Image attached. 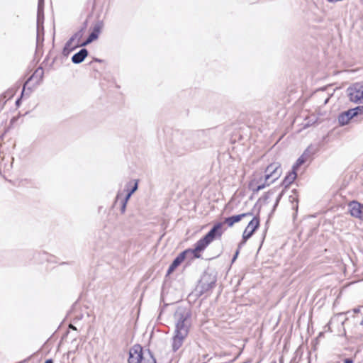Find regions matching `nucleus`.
I'll list each match as a JSON object with an SVG mask.
<instances>
[{"mask_svg": "<svg viewBox=\"0 0 363 363\" xmlns=\"http://www.w3.org/2000/svg\"><path fill=\"white\" fill-rule=\"evenodd\" d=\"M281 173L280 164L272 163L266 167L264 177H262L259 180L252 179L249 184V188L254 194L257 193L278 179Z\"/></svg>", "mask_w": 363, "mask_h": 363, "instance_id": "1", "label": "nucleus"}, {"mask_svg": "<svg viewBox=\"0 0 363 363\" xmlns=\"http://www.w3.org/2000/svg\"><path fill=\"white\" fill-rule=\"evenodd\" d=\"M65 45L67 48H72V50H74L79 47L86 46V45L83 44V42H76L72 37L67 40Z\"/></svg>", "mask_w": 363, "mask_h": 363, "instance_id": "18", "label": "nucleus"}, {"mask_svg": "<svg viewBox=\"0 0 363 363\" xmlns=\"http://www.w3.org/2000/svg\"><path fill=\"white\" fill-rule=\"evenodd\" d=\"M88 53V50L86 48H82L72 57V62L74 64H79L82 62L87 57Z\"/></svg>", "mask_w": 363, "mask_h": 363, "instance_id": "14", "label": "nucleus"}, {"mask_svg": "<svg viewBox=\"0 0 363 363\" xmlns=\"http://www.w3.org/2000/svg\"><path fill=\"white\" fill-rule=\"evenodd\" d=\"M119 200H121V213H124L125 211V208H126V204H127V202L129 200V199H127L125 196L122 198V194L118 193L116 196V201H118Z\"/></svg>", "mask_w": 363, "mask_h": 363, "instance_id": "20", "label": "nucleus"}, {"mask_svg": "<svg viewBox=\"0 0 363 363\" xmlns=\"http://www.w3.org/2000/svg\"><path fill=\"white\" fill-rule=\"evenodd\" d=\"M44 23V11L43 10L38 9L37 12V25L42 26Z\"/></svg>", "mask_w": 363, "mask_h": 363, "instance_id": "23", "label": "nucleus"}, {"mask_svg": "<svg viewBox=\"0 0 363 363\" xmlns=\"http://www.w3.org/2000/svg\"><path fill=\"white\" fill-rule=\"evenodd\" d=\"M28 91L26 93V95L29 96L30 94L31 93V89L30 88H28Z\"/></svg>", "mask_w": 363, "mask_h": 363, "instance_id": "38", "label": "nucleus"}, {"mask_svg": "<svg viewBox=\"0 0 363 363\" xmlns=\"http://www.w3.org/2000/svg\"><path fill=\"white\" fill-rule=\"evenodd\" d=\"M178 145L186 151L196 150L194 133H182L178 139Z\"/></svg>", "mask_w": 363, "mask_h": 363, "instance_id": "5", "label": "nucleus"}, {"mask_svg": "<svg viewBox=\"0 0 363 363\" xmlns=\"http://www.w3.org/2000/svg\"><path fill=\"white\" fill-rule=\"evenodd\" d=\"M189 328L186 318H181L177 323L172 343L174 350H177L182 345L183 341L189 334Z\"/></svg>", "mask_w": 363, "mask_h": 363, "instance_id": "4", "label": "nucleus"}, {"mask_svg": "<svg viewBox=\"0 0 363 363\" xmlns=\"http://www.w3.org/2000/svg\"><path fill=\"white\" fill-rule=\"evenodd\" d=\"M350 110L354 116H357L359 114L363 113V106H357L354 108H350Z\"/></svg>", "mask_w": 363, "mask_h": 363, "instance_id": "25", "label": "nucleus"}, {"mask_svg": "<svg viewBox=\"0 0 363 363\" xmlns=\"http://www.w3.org/2000/svg\"><path fill=\"white\" fill-rule=\"evenodd\" d=\"M350 100L354 103L361 102L363 100V86H355L348 89Z\"/></svg>", "mask_w": 363, "mask_h": 363, "instance_id": "9", "label": "nucleus"}, {"mask_svg": "<svg viewBox=\"0 0 363 363\" xmlns=\"http://www.w3.org/2000/svg\"><path fill=\"white\" fill-rule=\"evenodd\" d=\"M94 60L95 62H103V60H101V59H98V58H95Z\"/></svg>", "mask_w": 363, "mask_h": 363, "instance_id": "37", "label": "nucleus"}, {"mask_svg": "<svg viewBox=\"0 0 363 363\" xmlns=\"http://www.w3.org/2000/svg\"><path fill=\"white\" fill-rule=\"evenodd\" d=\"M129 185H130V183H129L127 185V188L125 189L127 193H126L125 197H126L127 199H130L131 195L138 189V181H135L133 186L130 189L128 188Z\"/></svg>", "mask_w": 363, "mask_h": 363, "instance_id": "21", "label": "nucleus"}, {"mask_svg": "<svg viewBox=\"0 0 363 363\" xmlns=\"http://www.w3.org/2000/svg\"><path fill=\"white\" fill-rule=\"evenodd\" d=\"M289 199H290V201L292 203V208L293 209H295L296 211H297L298 209V200L296 197H294V196H289Z\"/></svg>", "mask_w": 363, "mask_h": 363, "instance_id": "26", "label": "nucleus"}, {"mask_svg": "<svg viewBox=\"0 0 363 363\" xmlns=\"http://www.w3.org/2000/svg\"><path fill=\"white\" fill-rule=\"evenodd\" d=\"M252 215H253L252 212H247V213H244L239 214V215L230 216V217L225 218L224 223L227 224L229 227H231L235 223L240 221L242 220V218L247 217V216H250Z\"/></svg>", "mask_w": 363, "mask_h": 363, "instance_id": "11", "label": "nucleus"}, {"mask_svg": "<svg viewBox=\"0 0 363 363\" xmlns=\"http://www.w3.org/2000/svg\"><path fill=\"white\" fill-rule=\"evenodd\" d=\"M140 363H156V360L152 353L147 350L145 352V354Z\"/></svg>", "mask_w": 363, "mask_h": 363, "instance_id": "19", "label": "nucleus"}, {"mask_svg": "<svg viewBox=\"0 0 363 363\" xmlns=\"http://www.w3.org/2000/svg\"><path fill=\"white\" fill-rule=\"evenodd\" d=\"M43 76H44V71L41 67H39L38 69H35L34 73L27 79V81L25 82L24 84H26V86L29 83L30 81L36 78V79H38L36 84L38 85L42 82V81L43 79Z\"/></svg>", "mask_w": 363, "mask_h": 363, "instance_id": "16", "label": "nucleus"}, {"mask_svg": "<svg viewBox=\"0 0 363 363\" xmlns=\"http://www.w3.org/2000/svg\"><path fill=\"white\" fill-rule=\"evenodd\" d=\"M238 251H236L235 255V256L233 257V262H234V261H235V259H236V257H238Z\"/></svg>", "mask_w": 363, "mask_h": 363, "instance_id": "36", "label": "nucleus"}, {"mask_svg": "<svg viewBox=\"0 0 363 363\" xmlns=\"http://www.w3.org/2000/svg\"><path fill=\"white\" fill-rule=\"evenodd\" d=\"M25 91H26V84L23 85V90L21 91V96L20 98H18L16 101V105L18 107L21 104V99L23 97V96L25 94Z\"/></svg>", "mask_w": 363, "mask_h": 363, "instance_id": "27", "label": "nucleus"}, {"mask_svg": "<svg viewBox=\"0 0 363 363\" xmlns=\"http://www.w3.org/2000/svg\"><path fill=\"white\" fill-rule=\"evenodd\" d=\"M190 252L193 253V255H193V257H194V258H199V257H200V254H199V252H200L201 251H190Z\"/></svg>", "mask_w": 363, "mask_h": 363, "instance_id": "31", "label": "nucleus"}, {"mask_svg": "<svg viewBox=\"0 0 363 363\" xmlns=\"http://www.w3.org/2000/svg\"><path fill=\"white\" fill-rule=\"evenodd\" d=\"M281 196H282V193H281V194H279L278 195V196H277V199H276V202H275V204H274V208H276V207L277 206V205H278V203H279V201H280V199H281Z\"/></svg>", "mask_w": 363, "mask_h": 363, "instance_id": "30", "label": "nucleus"}, {"mask_svg": "<svg viewBox=\"0 0 363 363\" xmlns=\"http://www.w3.org/2000/svg\"><path fill=\"white\" fill-rule=\"evenodd\" d=\"M69 328L74 330H77V328L76 327H74L73 325L70 324L69 326Z\"/></svg>", "mask_w": 363, "mask_h": 363, "instance_id": "35", "label": "nucleus"}, {"mask_svg": "<svg viewBox=\"0 0 363 363\" xmlns=\"http://www.w3.org/2000/svg\"><path fill=\"white\" fill-rule=\"evenodd\" d=\"M74 50H72V48H67V46H64V48L62 50V55L64 56H68L71 52H72Z\"/></svg>", "mask_w": 363, "mask_h": 363, "instance_id": "28", "label": "nucleus"}, {"mask_svg": "<svg viewBox=\"0 0 363 363\" xmlns=\"http://www.w3.org/2000/svg\"><path fill=\"white\" fill-rule=\"evenodd\" d=\"M39 35H42V42L44 40V26L43 25L39 26L37 25V36H36V44L37 47L39 46Z\"/></svg>", "mask_w": 363, "mask_h": 363, "instance_id": "22", "label": "nucleus"}, {"mask_svg": "<svg viewBox=\"0 0 363 363\" xmlns=\"http://www.w3.org/2000/svg\"><path fill=\"white\" fill-rule=\"evenodd\" d=\"M189 252V251H183L180 253L178 257L173 261L170 267L168 269V274L172 273L175 269L184 260L186 254Z\"/></svg>", "mask_w": 363, "mask_h": 363, "instance_id": "15", "label": "nucleus"}, {"mask_svg": "<svg viewBox=\"0 0 363 363\" xmlns=\"http://www.w3.org/2000/svg\"><path fill=\"white\" fill-rule=\"evenodd\" d=\"M313 152L311 150V147H308L302 155L297 160L296 162L293 165L292 169L296 171V169L303 163H305L308 159L310 157L311 155L313 154Z\"/></svg>", "mask_w": 363, "mask_h": 363, "instance_id": "12", "label": "nucleus"}, {"mask_svg": "<svg viewBox=\"0 0 363 363\" xmlns=\"http://www.w3.org/2000/svg\"><path fill=\"white\" fill-rule=\"evenodd\" d=\"M145 354L143 347L140 345H133L129 352V363H140Z\"/></svg>", "mask_w": 363, "mask_h": 363, "instance_id": "8", "label": "nucleus"}, {"mask_svg": "<svg viewBox=\"0 0 363 363\" xmlns=\"http://www.w3.org/2000/svg\"><path fill=\"white\" fill-rule=\"evenodd\" d=\"M42 44H43V42H42V35H39V45H42Z\"/></svg>", "mask_w": 363, "mask_h": 363, "instance_id": "34", "label": "nucleus"}, {"mask_svg": "<svg viewBox=\"0 0 363 363\" xmlns=\"http://www.w3.org/2000/svg\"><path fill=\"white\" fill-rule=\"evenodd\" d=\"M296 175V171L292 169L291 172H289L288 174L284 177L282 182V185L286 188L289 186L295 180Z\"/></svg>", "mask_w": 363, "mask_h": 363, "instance_id": "17", "label": "nucleus"}, {"mask_svg": "<svg viewBox=\"0 0 363 363\" xmlns=\"http://www.w3.org/2000/svg\"><path fill=\"white\" fill-rule=\"evenodd\" d=\"M349 210L352 216L363 220V204L356 201L350 202Z\"/></svg>", "mask_w": 363, "mask_h": 363, "instance_id": "10", "label": "nucleus"}, {"mask_svg": "<svg viewBox=\"0 0 363 363\" xmlns=\"http://www.w3.org/2000/svg\"><path fill=\"white\" fill-rule=\"evenodd\" d=\"M259 226V216H255L248 223L247 226L245 229L242 234V242H241L238 248L242 247V243H244L248 238H250L254 232L258 228Z\"/></svg>", "mask_w": 363, "mask_h": 363, "instance_id": "6", "label": "nucleus"}, {"mask_svg": "<svg viewBox=\"0 0 363 363\" xmlns=\"http://www.w3.org/2000/svg\"><path fill=\"white\" fill-rule=\"evenodd\" d=\"M215 128L198 130L194 133V139L196 143V148H204L213 140L216 138Z\"/></svg>", "mask_w": 363, "mask_h": 363, "instance_id": "3", "label": "nucleus"}, {"mask_svg": "<svg viewBox=\"0 0 363 363\" xmlns=\"http://www.w3.org/2000/svg\"><path fill=\"white\" fill-rule=\"evenodd\" d=\"M104 27V22L101 20H98L92 27L91 32L86 38V40L83 42L84 45H89L93 41L98 39L99 34L101 33L102 28Z\"/></svg>", "mask_w": 363, "mask_h": 363, "instance_id": "7", "label": "nucleus"}, {"mask_svg": "<svg viewBox=\"0 0 363 363\" xmlns=\"http://www.w3.org/2000/svg\"><path fill=\"white\" fill-rule=\"evenodd\" d=\"M16 120V118H13L11 120V123H13Z\"/></svg>", "mask_w": 363, "mask_h": 363, "instance_id": "40", "label": "nucleus"}, {"mask_svg": "<svg viewBox=\"0 0 363 363\" xmlns=\"http://www.w3.org/2000/svg\"><path fill=\"white\" fill-rule=\"evenodd\" d=\"M45 363H52V361L51 359H48Z\"/></svg>", "mask_w": 363, "mask_h": 363, "instance_id": "39", "label": "nucleus"}, {"mask_svg": "<svg viewBox=\"0 0 363 363\" xmlns=\"http://www.w3.org/2000/svg\"><path fill=\"white\" fill-rule=\"evenodd\" d=\"M87 26H88V21H87V20H86L84 22V23H83V25H82V26L81 27L80 29H83V32L84 33L86 29V28H87Z\"/></svg>", "mask_w": 363, "mask_h": 363, "instance_id": "32", "label": "nucleus"}, {"mask_svg": "<svg viewBox=\"0 0 363 363\" xmlns=\"http://www.w3.org/2000/svg\"><path fill=\"white\" fill-rule=\"evenodd\" d=\"M44 0H38V9L43 10Z\"/></svg>", "mask_w": 363, "mask_h": 363, "instance_id": "29", "label": "nucleus"}, {"mask_svg": "<svg viewBox=\"0 0 363 363\" xmlns=\"http://www.w3.org/2000/svg\"><path fill=\"white\" fill-rule=\"evenodd\" d=\"M222 223H216L209 232L196 242L194 250H204L213 240L222 235Z\"/></svg>", "mask_w": 363, "mask_h": 363, "instance_id": "2", "label": "nucleus"}, {"mask_svg": "<svg viewBox=\"0 0 363 363\" xmlns=\"http://www.w3.org/2000/svg\"><path fill=\"white\" fill-rule=\"evenodd\" d=\"M354 117L350 109L341 113L338 116V123L340 125L349 123L350 121Z\"/></svg>", "mask_w": 363, "mask_h": 363, "instance_id": "13", "label": "nucleus"}, {"mask_svg": "<svg viewBox=\"0 0 363 363\" xmlns=\"http://www.w3.org/2000/svg\"><path fill=\"white\" fill-rule=\"evenodd\" d=\"M84 33L83 29H79L72 36V38H74L76 42H81V39L83 37Z\"/></svg>", "mask_w": 363, "mask_h": 363, "instance_id": "24", "label": "nucleus"}, {"mask_svg": "<svg viewBox=\"0 0 363 363\" xmlns=\"http://www.w3.org/2000/svg\"><path fill=\"white\" fill-rule=\"evenodd\" d=\"M344 363H353V360L350 358H347L344 359Z\"/></svg>", "mask_w": 363, "mask_h": 363, "instance_id": "33", "label": "nucleus"}]
</instances>
